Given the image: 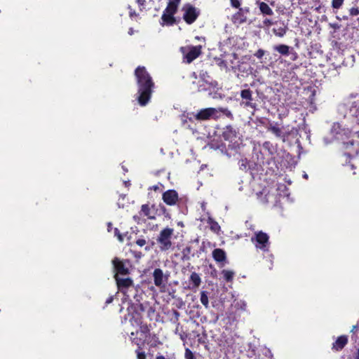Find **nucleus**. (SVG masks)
<instances>
[{"mask_svg":"<svg viewBox=\"0 0 359 359\" xmlns=\"http://www.w3.org/2000/svg\"><path fill=\"white\" fill-rule=\"evenodd\" d=\"M189 288L191 290L197 289L201 284V278L198 273L192 272L189 279Z\"/></svg>","mask_w":359,"mask_h":359,"instance_id":"nucleus-19","label":"nucleus"},{"mask_svg":"<svg viewBox=\"0 0 359 359\" xmlns=\"http://www.w3.org/2000/svg\"><path fill=\"white\" fill-rule=\"evenodd\" d=\"M137 359H147L146 353L142 349H136Z\"/></svg>","mask_w":359,"mask_h":359,"instance_id":"nucleus-36","label":"nucleus"},{"mask_svg":"<svg viewBox=\"0 0 359 359\" xmlns=\"http://www.w3.org/2000/svg\"><path fill=\"white\" fill-rule=\"evenodd\" d=\"M133 32H134L133 29V28H130L129 31H128V34L130 35H132L133 34Z\"/></svg>","mask_w":359,"mask_h":359,"instance_id":"nucleus-52","label":"nucleus"},{"mask_svg":"<svg viewBox=\"0 0 359 359\" xmlns=\"http://www.w3.org/2000/svg\"><path fill=\"white\" fill-rule=\"evenodd\" d=\"M137 86V100L142 107L146 106L151 100L155 83L144 66H138L134 71Z\"/></svg>","mask_w":359,"mask_h":359,"instance_id":"nucleus-1","label":"nucleus"},{"mask_svg":"<svg viewBox=\"0 0 359 359\" xmlns=\"http://www.w3.org/2000/svg\"><path fill=\"white\" fill-rule=\"evenodd\" d=\"M140 331L142 334H144L147 338L150 335V326L147 324L141 325L140 327Z\"/></svg>","mask_w":359,"mask_h":359,"instance_id":"nucleus-30","label":"nucleus"},{"mask_svg":"<svg viewBox=\"0 0 359 359\" xmlns=\"http://www.w3.org/2000/svg\"><path fill=\"white\" fill-rule=\"evenodd\" d=\"M136 2L140 6H144L146 2L145 0H136Z\"/></svg>","mask_w":359,"mask_h":359,"instance_id":"nucleus-43","label":"nucleus"},{"mask_svg":"<svg viewBox=\"0 0 359 359\" xmlns=\"http://www.w3.org/2000/svg\"><path fill=\"white\" fill-rule=\"evenodd\" d=\"M344 1V0H332V7L334 9H339L343 5Z\"/></svg>","mask_w":359,"mask_h":359,"instance_id":"nucleus-33","label":"nucleus"},{"mask_svg":"<svg viewBox=\"0 0 359 359\" xmlns=\"http://www.w3.org/2000/svg\"><path fill=\"white\" fill-rule=\"evenodd\" d=\"M239 166L241 170H247L248 169V163L247 159H241L239 161Z\"/></svg>","mask_w":359,"mask_h":359,"instance_id":"nucleus-37","label":"nucleus"},{"mask_svg":"<svg viewBox=\"0 0 359 359\" xmlns=\"http://www.w3.org/2000/svg\"><path fill=\"white\" fill-rule=\"evenodd\" d=\"M252 242L255 243V247L264 252L269 250V237L267 233L260 231L255 233V238H252Z\"/></svg>","mask_w":359,"mask_h":359,"instance_id":"nucleus-8","label":"nucleus"},{"mask_svg":"<svg viewBox=\"0 0 359 359\" xmlns=\"http://www.w3.org/2000/svg\"><path fill=\"white\" fill-rule=\"evenodd\" d=\"M114 236L117 237L118 240L120 242L123 241V240H124L123 236L121 233L120 231L117 228H114Z\"/></svg>","mask_w":359,"mask_h":359,"instance_id":"nucleus-38","label":"nucleus"},{"mask_svg":"<svg viewBox=\"0 0 359 359\" xmlns=\"http://www.w3.org/2000/svg\"><path fill=\"white\" fill-rule=\"evenodd\" d=\"M250 14V8L248 6L237 8V11L231 15V22L234 25H243L248 22Z\"/></svg>","mask_w":359,"mask_h":359,"instance_id":"nucleus-10","label":"nucleus"},{"mask_svg":"<svg viewBox=\"0 0 359 359\" xmlns=\"http://www.w3.org/2000/svg\"><path fill=\"white\" fill-rule=\"evenodd\" d=\"M181 0H169L167 6L177 11Z\"/></svg>","mask_w":359,"mask_h":359,"instance_id":"nucleus-31","label":"nucleus"},{"mask_svg":"<svg viewBox=\"0 0 359 359\" xmlns=\"http://www.w3.org/2000/svg\"><path fill=\"white\" fill-rule=\"evenodd\" d=\"M149 339L147 341V344L150 346L151 348H155L158 345L161 344V341L159 340L158 337L156 334H152L149 335Z\"/></svg>","mask_w":359,"mask_h":359,"instance_id":"nucleus-24","label":"nucleus"},{"mask_svg":"<svg viewBox=\"0 0 359 359\" xmlns=\"http://www.w3.org/2000/svg\"><path fill=\"white\" fill-rule=\"evenodd\" d=\"M156 359H165V358L163 355H157Z\"/></svg>","mask_w":359,"mask_h":359,"instance_id":"nucleus-51","label":"nucleus"},{"mask_svg":"<svg viewBox=\"0 0 359 359\" xmlns=\"http://www.w3.org/2000/svg\"><path fill=\"white\" fill-rule=\"evenodd\" d=\"M150 189H152L156 191L159 189V187H158V185H154L150 188Z\"/></svg>","mask_w":359,"mask_h":359,"instance_id":"nucleus-45","label":"nucleus"},{"mask_svg":"<svg viewBox=\"0 0 359 359\" xmlns=\"http://www.w3.org/2000/svg\"><path fill=\"white\" fill-rule=\"evenodd\" d=\"M255 4L263 16H271L273 15L272 8L266 2L257 0Z\"/></svg>","mask_w":359,"mask_h":359,"instance_id":"nucleus-18","label":"nucleus"},{"mask_svg":"<svg viewBox=\"0 0 359 359\" xmlns=\"http://www.w3.org/2000/svg\"><path fill=\"white\" fill-rule=\"evenodd\" d=\"M113 300H114V297L112 296H110L107 299L105 304H111L113 302Z\"/></svg>","mask_w":359,"mask_h":359,"instance_id":"nucleus-44","label":"nucleus"},{"mask_svg":"<svg viewBox=\"0 0 359 359\" xmlns=\"http://www.w3.org/2000/svg\"><path fill=\"white\" fill-rule=\"evenodd\" d=\"M112 264L114 271H116L115 275H117L118 276H119V275L127 276L130 273V268L131 267V265L129 259L121 260L118 257H115L112 260Z\"/></svg>","mask_w":359,"mask_h":359,"instance_id":"nucleus-7","label":"nucleus"},{"mask_svg":"<svg viewBox=\"0 0 359 359\" xmlns=\"http://www.w3.org/2000/svg\"><path fill=\"white\" fill-rule=\"evenodd\" d=\"M184 12L182 18L188 25L193 24L200 15V10L191 4H186L182 7Z\"/></svg>","mask_w":359,"mask_h":359,"instance_id":"nucleus-6","label":"nucleus"},{"mask_svg":"<svg viewBox=\"0 0 359 359\" xmlns=\"http://www.w3.org/2000/svg\"><path fill=\"white\" fill-rule=\"evenodd\" d=\"M348 343V337L346 335L339 336L332 344V349L341 351Z\"/></svg>","mask_w":359,"mask_h":359,"instance_id":"nucleus-21","label":"nucleus"},{"mask_svg":"<svg viewBox=\"0 0 359 359\" xmlns=\"http://www.w3.org/2000/svg\"><path fill=\"white\" fill-rule=\"evenodd\" d=\"M184 358L185 359H196L194 353L189 348H185Z\"/></svg>","mask_w":359,"mask_h":359,"instance_id":"nucleus-35","label":"nucleus"},{"mask_svg":"<svg viewBox=\"0 0 359 359\" xmlns=\"http://www.w3.org/2000/svg\"><path fill=\"white\" fill-rule=\"evenodd\" d=\"M180 51L183 54L184 60L188 64L192 62L195 59L200 56L202 53V46H189L181 47Z\"/></svg>","mask_w":359,"mask_h":359,"instance_id":"nucleus-4","label":"nucleus"},{"mask_svg":"<svg viewBox=\"0 0 359 359\" xmlns=\"http://www.w3.org/2000/svg\"><path fill=\"white\" fill-rule=\"evenodd\" d=\"M208 224H210V229L215 233H218L220 230V226L219 224L215 221L214 219L210 218L208 219Z\"/></svg>","mask_w":359,"mask_h":359,"instance_id":"nucleus-29","label":"nucleus"},{"mask_svg":"<svg viewBox=\"0 0 359 359\" xmlns=\"http://www.w3.org/2000/svg\"><path fill=\"white\" fill-rule=\"evenodd\" d=\"M139 217H140L139 216H137V215H135V216L133 217V219H134V220H135V221H136L137 222H138V223H139V221H138Z\"/></svg>","mask_w":359,"mask_h":359,"instance_id":"nucleus-50","label":"nucleus"},{"mask_svg":"<svg viewBox=\"0 0 359 359\" xmlns=\"http://www.w3.org/2000/svg\"><path fill=\"white\" fill-rule=\"evenodd\" d=\"M118 289L123 294H126L130 287L134 286L133 280L130 278H122L117 275L114 276Z\"/></svg>","mask_w":359,"mask_h":359,"instance_id":"nucleus-13","label":"nucleus"},{"mask_svg":"<svg viewBox=\"0 0 359 359\" xmlns=\"http://www.w3.org/2000/svg\"><path fill=\"white\" fill-rule=\"evenodd\" d=\"M222 274L223 276L224 279L226 282H231L234 277V272L229 270L224 269L222 271Z\"/></svg>","mask_w":359,"mask_h":359,"instance_id":"nucleus-26","label":"nucleus"},{"mask_svg":"<svg viewBox=\"0 0 359 359\" xmlns=\"http://www.w3.org/2000/svg\"><path fill=\"white\" fill-rule=\"evenodd\" d=\"M227 318L229 320L232 319L233 321L236 320V317L233 316L231 313L229 316H228Z\"/></svg>","mask_w":359,"mask_h":359,"instance_id":"nucleus-46","label":"nucleus"},{"mask_svg":"<svg viewBox=\"0 0 359 359\" xmlns=\"http://www.w3.org/2000/svg\"><path fill=\"white\" fill-rule=\"evenodd\" d=\"M355 359H359V348L358 349V351H357V353L355 355Z\"/></svg>","mask_w":359,"mask_h":359,"instance_id":"nucleus-55","label":"nucleus"},{"mask_svg":"<svg viewBox=\"0 0 359 359\" xmlns=\"http://www.w3.org/2000/svg\"><path fill=\"white\" fill-rule=\"evenodd\" d=\"M177 12V11L166 6L161 18V25L170 27L177 24L180 20H177L175 17Z\"/></svg>","mask_w":359,"mask_h":359,"instance_id":"nucleus-9","label":"nucleus"},{"mask_svg":"<svg viewBox=\"0 0 359 359\" xmlns=\"http://www.w3.org/2000/svg\"><path fill=\"white\" fill-rule=\"evenodd\" d=\"M152 276L154 279V284L157 287L161 288L164 287L165 284L168 283L170 277V273L167 272L166 273H164L161 269L156 268L152 273Z\"/></svg>","mask_w":359,"mask_h":359,"instance_id":"nucleus-11","label":"nucleus"},{"mask_svg":"<svg viewBox=\"0 0 359 359\" xmlns=\"http://www.w3.org/2000/svg\"><path fill=\"white\" fill-rule=\"evenodd\" d=\"M137 15V13H135V11H130V17H133V16H136Z\"/></svg>","mask_w":359,"mask_h":359,"instance_id":"nucleus-47","label":"nucleus"},{"mask_svg":"<svg viewBox=\"0 0 359 359\" xmlns=\"http://www.w3.org/2000/svg\"><path fill=\"white\" fill-rule=\"evenodd\" d=\"M195 39H197V40H201V39L205 40L204 37H200V36H196Z\"/></svg>","mask_w":359,"mask_h":359,"instance_id":"nucleus-54","label":"nucleus"},{"mask_svg":"<svg viewBox=\"0 0 359 359\" xmlns=\"http://www.w3.org/2000/svg\"><path fill=\"white\" fill-rule=\"evenodd\" d=\"M357 329H358V326L357 325H353V328L351 330V332H354Z\"/></svg>","mask_w":359,"mask_h":359,"instance_id":"nucleus-53","label":"nucleus"},{"mask_svg":"<svg viewBox=\"0 0 359 359\" xmlns=\"http://www.w3.org/2000/svg\"><path fill=\"white\" fill-rule=\"evenodd\" d=\"M134 335L135 334L133 332L130 333V338L132 343L137 346L136 349H143L144 346L147 343L146 339H143L141 338H138L137 337H134Z\"/></svg>","mask_w":359,"mask_h":359,"instance_id":"nucleus-22","label":"nucleus"},{"mask_svg":"<svg viewBox=\"0 0 359 359\" xmlns=\"http://www.w3.org/2000/svg\"><path fill=\"white\" fill-rule=\"evenodd\" d=\"M226 344H229L230 342H229L227 340L226 341Z\"/></svg>","mask_w":359,"mask_h":359,"instance_id":"nucleus-59","label":"nucleus"},{"mask_svg":"<svg viewBox=\"0 0 359 359\" xmlns=\"http://www.w3.org/2000/svg\"><path fill=\"white\" fill-rule=\"evenodd\" d=\"M155 312V310L152 307H149L148 310V314L149 315L151 313H154Z\"/></svg>","mask_w":359,"mask_h":359,"instance_id":"nucleus-48","label":"nucleus"},{"mask_svg":"<svg viewBox=\"0 0 359 359\" xmlns=\"http://www.w3.org/2000/svg\"><path fill=\"white\" fill-rule=\"evenodd\" d=\"M274 4H275V2H274L273 1L270 2V4H271L272 6H274Z\"/></svg>","mask_w":359,"mask_h":359,"instance_id":"nucleus-57","label":"nucleus"},{"mask_svg":"<svg viewBox=\"0 0 359 359\" xmlns=\"http://www.w3.org/2000/svg\"><path fill=\"white\" fill-rule=\"evenodd\" d=\"M212 257L216 262L222 263L226 261V253L221 248H215L212 253Z\"/></svg>","mask_w":359,"mask_h":359,"instance_id":"nucleus-20","label":"nucleus"},{"mask_svg":"<svg viewBox=\"0 0 359 359\" xmlns=\"http://www.w3.org/2000/svg\"><path fill=\"white\" fill-rule=\"evenodd\" d=\"M222 137L224 140L230 142H236L238 134L236 129L231 126H227L224 129Z\"/></svg>","mask_w":359,"mask_h":359,"instance_id":"nucleus-15","label":"nucleus"},{"mask_svg":"<svg viewBox=\"0 0 359 359\" xmlns=\"http://www.w3.org/2000/svg\"><path fill=\"white\" fill-rule=\"evenodd\" d=\"M288 29L287 24L283 20L278 21V25L272 29L273 33L278 37H283Z\"/></svg>","mask_w":359,"mask_h":359,"instance_id":"nucleus-17","label":"nucleus"},{"mask_svg":"<svg viewBox=\"0 0 359 359\" xmlns=\"http://www.w3.org/2000/svg\"><path fill=\"white\" fill-rule=\"evenodd\" d=\"M136 244L140 247H142L146 245L147 241L144 238H139L135 241Z\"/></svg>","mask_w":359,"mask_h":359,"instance_id":"nucleus-41","label":"nucleus"},{"mask_svg":"<svg viewBox=\"0 0 359 359\" xmlns=\"http://www.w3.org/2000/svg\"><path fill=\"white\" fill-rule=\"evenodd\" d=\"M264 54H265V51L263 49L260 48L257 50V52L254 54V55L258 59H262V57L264 55Z\"/></svg>","mask_w":359,"mask_h":359,"instance_id":"nucleus-40","label":"nucleus"},{"mask_svg":"<svg viewBox=\"0 0 359 359\" xmlns=\"http://www.w3.org/2000/svg\"><path fill=\"white\" fill-rule=\"evenodd\" d=\"M273 49L278 51L280 54L283 55L287 56L290 55V46L285 44H280L275 46Z\"/></svg>","mask_w":359,"mask_h":359,"instance_id":"nucleus-25","label":"nucleus"},{"mask_svg":"<svg viewBox=\"0 0 359 359\" xmlns=\"http://www.w3.org/2000/svg\"><path fill=\"white\" fill-rule=\"evenodd\" d=\"M174 233V229L170 227H165L162 229L156 239L159 248L161 251H167L172 247L171 238Z\"/></svg>","mask_w":359,"mask_h":359,"instance_id":"nucleus-3","label":"nucleus"},{"mask_svg":"<svg viewBox=\"0 0 359 359\" xmlns=\"http://www.w3.org/2000/svg\"><path fill=\"white\" fill-rule=\"evenodd\" d=\"M348 114L355 118V121L359 124V98L348 103Z\"/></svg>","mask_w":359,"mask_h":359,"instance_id":"nucleus-16","label":"nucleus"},{"mask_svg":"<svg viewBox=\"0 0 359 359\" xmlns=\"http://www.w3.org/2000/svg\"><path fill=\"white\" fill-rule=\"evenodd\" d=\"M191 248L190 246H187L186 248H184L182 251V260L183 262L184 261H189L191 258Z\"/></svg>","mask_w":359,"mask_h":359,"instance_id":"nucleus-27","label":"nucleus"},{"mask_svg":"<svg viewBox=\"0 0 359 359\" xmlns=\"http://www.w3.org/2000/svg\"><path fill=\"white\" fill-rule=\"evenodd\" d=\"M263 25L266 27H269L271 25L278 26V21H273L272 20H271L269 18H265L263 20Z\"/></svg>","mask_w":359,"mask_h":359,"instance_id":"nucleus-32","label":"nucleus"},{"mask_svg":"<svg viewBox=\"0 0 359 359\" xmlns=\"http://www.w3.org/2000/svg\"><path fill=\"white\" fill-rule=\"evenodd\" d=\"M349 14L351 16H356L359 15V8L358 7H352L349 10Z\"/></svg>","mask_w":359,"mask_h":359,"instance_id":"nucleus-39","label":"nucleus"},{"mask_svg":"<svg viewBox=\"0 0 359 359\" xmlns=\"http://www.w3.org/2000/svg\"><path fill=\"white\" fill-rule=\"evenodd\" d=\"M162 199L168 205H174L179 200L177 192L174 189H169L163 194Z\"/></svg>","mask_w":359,"mask_h":359,"instance_id":"nucleus-14","label":"nucleus"},{"mask_svg":"<svg viewBox=\"0 0 359 359\" xmlns=\"http://www.w3.org/2000/svg\"><path fill=\"white\" fill-rule=\"evenodd\" d=\"M220 111L223 113L226 116H231V112L227 108L220 107L218 110L215 108L209 107L205 109H202L198 111L197 113H190L189 115L190 116L188 117L190 121H192L193 119H196L197 121H207L210 120L211 118L217 117L216 115L217 111Z\"/></svg>","mask_w":359,"mask_h":359,"instance_id":"nucleus-2","label":"nucleus"},{"mask_svg":"<svg viewBox=\"0 0 359 359\" xmlns=\"http://www.w3.org/2000/svg\"><path fill=\"white\" fill-rule=\"evenodd\" d=\"M121 198L123 199V194H120Z\"/></svg>","mask_w":359,"mask_h":359,"instance_id":"nucleus-58","label":"nucleus"},{"mask_svg":"<svg viewBox=\"0 0 359 359\" xmlns=\"http://www.w3.org/2000/svg\"><path fill=\"white\" fill-rule=\"evenodd\" d=\"M241 97L242 98L241 104L246 108H250L253 110L257 109V104L253 102L252 91L250 88L243 89L241 91Z\"/></svg>","mask_w":359,"mask_h":359,"instance_id":"nucleus-12","label":"nucleus"},{"mask_svg":"<svg viewBox=\"0 0 359 359\" xmlns=\"http://www.w3.org/2000/svg\"><path fill=\"white\" fill-rule=\"evenodd\" d=\"M140 216L147 217L149 219H154L155 216L151 215V208L148 204H144L141 206V210L139 212Z\"/></svg>","mask_w":359,"mask_h":359,"instance_id":"nucleus-23","label":"nucleus"},{"mask_svg":"<svg viewBox=\"0 0 359 359\" xmlns=\"http://www.w3.org/2000/svg\"><path fill=\"white\" fill-rule=\"evenodd\" d=\"M131 252L136 259H140L143 255L141 252L131 250Z\"/></svg>","mask_w":359,"mask_h":359,"instance_id":"nucleus-42","label":"nucleus"},{"mask_svg":"<svg viewBox=\"0 0 359 359\" xmlns=\"http://www.w3.org/2000/svg\"><path fill=\"white\" fill-rule=\"evenodd\" d=\"M107 228L108 231H110L112 228V224L111 222L108 223Z\"/></svg>","mask_w":359,"mask_h":359,"instance_id":"nucleus-49","label":"nucleus"},{"mask_svg":"<svg viewBox=\"0 0 359 359\" xmlns=\"http://www.w3.org/2000/svg\"><path fill=\"white\" fill-rule=\"evenodd\" d=\"M118 206H119V207H123V203H122V201H118Z\"/></svg>","mask_w":359,"mask_h":359,"instance_id":"nucleus-56","label":"nucleus"},{"mask_svg":"<svg viewBox=\"0 0 359 359\" xmlns=\"http://www.w3.org/2000/svg\"><path fill=\"white\" fill-rule=\"evenodd\" d=\"M242 0H230V5L233 8L237 9L241 7Z\"/></svg>","mask_w":359,"mask_h":359,"instance_id":"nucleus-34","label":"nucleus"},{"mask_svg":"<svg viewBox=\"0 0 359 359\" xmlns=\"http://www.w3.org/2000/svg\"><path fill=\"white\" fill-rule=\"evenodd\" d=\"M268 132L271 133L276 137L280 138L285 142V140L290 135V131L285 130L283 126L278 122L269 121L268 124L265 126Z\"/></svg>","mask_w":359,"mask_h":359,"instance_id":"nucleus-5","label":"nucleus"},{"mask_svg":"<svg viewBox=\"0 0 359 359\" xmlns=\"http://www.w3.org/2000/svg\"><path fill=\"white\" fill-rule=\"evenodd\" d=\"M201 304L208 309L209 307V300L208 297L207 291H201V298H200Z\"/></svg>","mask_w":359,"mask_h":359,"instance_id":"nucleus-28","label":"nucleus"}]
</instances>
